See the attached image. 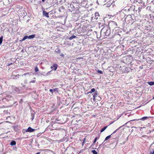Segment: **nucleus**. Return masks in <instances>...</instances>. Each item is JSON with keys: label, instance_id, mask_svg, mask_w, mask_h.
<instances>
[{"label": "nucleus", "instance_id": "obj_1", "mask_svg": "<svg viewBox=\"0 0 154 154\" xmlns=\"http://www.w3.org/2000/svg\"><path fill=\"white\" fill-rule=\"evenodd\" d=\"M125 20L127 23L132 25L136 21V19L134 15L129 14L126 16Z\"/></svg>", "mask_w": 154, "mask_h": 154}, {"label": "nucleus", "instance_id": "obj_2", "mask_svg": "<svg viewBox=\"0 0 154 154\" xmlns=\"http://www.w3.org/2000/svg\"><path fill=\"white\" fill-rule=\"evenodd\" d=\"M110 33V29L106 26L103 27L101 30L100 34L104 36H108Z\"/></svg>", "mask_w": 154, "mask_h": 154}, {"label": "nucleus", "instance_id": "obj_3", "mask_svg": "<svg viewBox=\"0 0 154 154\" xmlns=\"http://www.w3.org/2000/svg\"><path fill=\"white\" fill-rule=\"evenodd\" d=\"M108 25L110 29H111L113 30H116L117 29L119 28V27H117V25L116 23L113 21H109Z\"/></svg>", "mask_w": 154, "mask_h": 154}, {"label": "nucleus", "instance_id": "obj_4", "mask_svg": "<svg viewBox=\"0 0 154 154\" xmlns=\"http://www.w3.org/2000/svg\"><path fill=\"white\" fill-rule=\"evenodd\" d=\"M9 89L11 93H18L20 92V90L17 88L12 86L11 87H9Z\"/></svg>", "mask_w": 154, "mask_h": 154}, {"label": "nucleus", "instance_id": "obj_5", "mask_svg": "<svg viewBox=\"0 0 154 154\" xmlns=\"http://www.w3.org/2000/svg\"><path fill=\"white\" fill-rule=\"evenodd\" d=\"M143 8L141 7H139L138 10L136 11V14L138 15H141L142 14Z\"/></svg>", "mask_w": 154, "mask_h": 154}, {"label": "nucleus", "instance_id": "obj_6", "mask_svg": "<svg viewBox=\"0 0 154 154\" xmlns=\"http://www.w3.org/2000/svg\"><path fill=\"white\" fill-rule=\"evenodd\" d=\"M93 96V100L94 101L96 100V98L98 96V95H99L98 93V91H96L94 94H92Z\"/></svg>", "mask_w": 154, "mask_h": 154}, {"label": "nucleus", "instance_id": "obj_7", "mask_svg": "<svg viewBox=\"0 0 154 154\" xmlns=\"http://www.w3.org/2000/svg\"><path fill=\"white\" fill-rule=\"evenodd\" d=\"M35 129L32 128L30 127H29L28 129L26 130V132H32L35 131Z\"/></svg>", "mask_w": 154, "mask_h": 154}, {"label": "nucleus", "instance_id": "obj_8", "mask_svg": "<svg viewBox=\"0 0 154 154\" xmlns=\"http://www.w3.org/2000/svg\"><path fill=\"white\" fill-rule=\"evenodd\" d=\"M135 9V6L134 5H132L128 9V11H134Z\"/></svg>", "mask_w": 154, "mask_h": 154}, {"label": "nucleus", "instance_id": "obj_9", "mask_svg": "<svg viewBox=\"0 0 154 154\" xmlns=\"http://www.w3.org/2000/svg\"><path fill=\"white\" fill-rule=\"evenodd\" d=\"M43 15L47 17L48 18L49 17L48 13L46 12L45 10L43 11Z\"/></svg>", "mask_w": 154, "mask_h": 154}, {"label": "nucleus", "instance_id": "obj_10", "mask_svg": "<svg viewBox=\"0 0 154 154\" xmlns=\"http://www.w3.org/2000/svg\"><path fill=\"white\" fill-rule=\"evenodd\" d=\"M69 8H71L72 9V11H74L75 10V7L73 5V4L72 3H71L70 4Z\"/></svg>", "mask_w": 154, "mask_h": 154}, {"label": "nucleus", "instance_id": "obj_11", "mask_svg": "<svg viewBox=\"0 0 154 154\" xmlns=\"http://www.w3.org/2000/svg\"><path fill=\"white\" fill-rule=\"evenodd\" d=\"M95 18L96 20L98 19L99 17L100 16L98 12H96L94 14Z\"/></svg>", "mask_w": 154, "mask_h": 154}, {"label": "nucleus", "instance_id": "obj_12", "mask_svg": "<svg viewBox=\"0 0 154 154\" xmlns=\"http://www.w3.org/2000/svg\"><path fill=\"white\" fill-rule=\"evenodd\" d=\"M128 123V122H127V123H126L125 125H123L122 126H121L119 128H117V129H116L115 131L113 132V133L112 134H115V133H116L119 129H120V128H121L122 126H124L126 124H127V123Z\"/></svg>", "mask_w": 154, "mask_h": 154}, {"label": "nucleus", "instance_id": "obj_13", "mask_svg": "<svg viewBox=\"0 0 154 154\" xmlns=\"http://www.w3.org/2000/svg\"><path fill=\"white\" fill-rule=\"evenodd\" d=\"M149 117H146H146H142V118L140 119H136V120H137V121H138V120H146V119H147Z\"/></svg>", "mask_w": 154, "mask_h": 154}, {"label": "nucleus", "instance_id": "obj_14", "mask_svg": "<svg viewBox=\"0 0 154 154\" xmlns=\"http://www.w3.org/2000/svg\"><path fill=\"white\" fill-rule=\"evenodd\" d=\"M57 68V65L56 64H54L53 66H51V68H53V69H54V70H56Z\"/></svg>", "mask_w": 154, "mask_h": 154}, {"label": "nucleus", "instance_id": "obj_15", "mask_svg": "<svg viewBox=\"0 0 154 154\" xmlns=\"http://www.w3.org/2000/svg\"><path fill=\"white\" fill-rule=\"evenodd\" d=\"M95 91H96L95 89L94 88H93L90 91L88 92L87 94H92V93Z\"/></svg>", "mask_w": 154, "mask_h": 154}, {"label": "nucleus", "instance_id": "obj_16", "mask_svg": "<svg viewBox=\"0 0 154 154\" xmlns=\"http://www.w3.org/2000/svg\"><path fill=\"white\" fill-rule=\"evenodd\" d=\"M57 88L54 89H50L49 90V91L51 92L52 94L54 92H55L56 91H57Z\"/></svg>", "mask_w": 154, "mask_h": 154}, {"label": "nucleus", "instance_id": "obj_17", "mask_svg": "<svg viewBox=\"0 0 154 154\" xmlns=\"http://www.w3.org/2000/svg\"><path fill=\"white\" fill-rule=\"evenodd\" d=\"M16 144V142L14 140H12V141L10 143V145L11 146H14Z\"/></svg>", "mask_w": 154, "mask_h": 154}, {"label": "nucleus", "instance_id": "obj_18", "mask_svg": "<svg viewBox=\"0 0 154 154\" xmlns=\"http://www.w3.org/2000/svg\"><path fill=\"white\" fill-rule=\"evenodd\" d=\"M136 3H142L143 2L142 0H135Z\"/></svg>", "mask_w": 154, "mask_h": 154}, {"label": "nucleus", "instance_id": "obj_19", "mask_svg": "<svg viewBox=\"0 0 154 154\" xmlns=\"http://www.w3.org/2000/svg\"><path fill=\"white\" fill-rule=\"evenodd\" d=\"M35 34H33L28 36V39L33 38L35 37Z\"/></svg>", "mask_w": 154, "mask_h": 154}, {"label": "nucleus", "instance_id": "obj_20", "mask_svg": "<svg viewBox=\"0 0 154 154\" xmlns=\"http://www.w3.org/2000/svg\"><path fill=\"white\" fill-rule=\"evenodd\" d=\"M112 135V134H111V135H109V136H107V137H106V138H105V140H104V142L105 141L107 140H108V139H109L110 138H111V135Z\"/></svg>", "mask_w": 154, "mask_h": 154}, {"label": "nucleus", "instance_id": "obj_21", "mask_svg": "<svg viewBox=\"0 0 154 154\" xmlns=\"http://www.w3.org/2000/svg\"><path fill=\"white\" fill-rule=\"evenodd\" d=\"M108 126H105L102 128L100 131V132L101 133L103 132L107 128Z\"/></svg>", "mask_w": 154, "mask_h": 154}, {"label": "nucleus", "instance_id": "obj_22", "mask_svg": "<svg viewBox=\"0 0 154 154\" xmlns=\"http://www.w3.org/2000/svg\"><path fill=\"white\" fill-rule=\"evenodd\" d=\"M76 38V36H75L74 35H72V36H71V37H69V40H71L72 39L74 38Z\"/></svg>", "mask_w": 154, "mask_h": 154}, {"label": "nucleus", "instance_id": "obj_23", "mask_svg": "<svg viewBox=\"0 0 154 154\" xmlns=\"http://www.w3.org/2000/svg\"><path fill=\"white\" fill-rule=\"evenodd\" d=\"M148 83L150 85H154V82H148Z\"/></svg>", "mask_w": 154, "mask_h": 154}, {"label": "nucleus", "instance_id": "obj_24", "mask_svg": "<svg viewBox=\"0 0 154 154\" xmlns=\"http://www.w3.org/2000/svg\"><path fill=\"white\" fill-rule=\"evenodd\" d=\"M13 128H14V130L15 131H17L18 129L17 126H13Z\"/></svg>", "mask_w": 154, "mask_h": 154}, {"label": "nucleus", "instance_id": "obj_25", "mask_svg": "<svg viewBox=\"0 0 154 154\" xmlns=\"http://www.w3.org/2000/svg\"><path fill=\"white\" fill-rule=\"evenodd\" d=\"M27 38H28V36L26 35L22 39V41H24L25 39H26Z\"/></svg>", "mask_w": 154, "mask_h": 154}, {"label": "nucleus", "instance_id": "obj_26", "mask_svg": "<svg viewBox=\"0 0 154 154\" xmlns=\"http://www.w3.org/2000/svg\"><path fill=\"white\" fill-rule=\"evenodd\" d=\"M31 116L32 117V118H31V120L32 121L33 120V119H34V114H33V113H32L31 114Z\"/></svg>", "mask_w": 154, "mask_h": 154}, {"label": "nucleus", "instance_id": "obj_27", "mask_svg": "<svg viewBox=\"0 0 154 154\" xmlns=\"http://www.w3.org/2000/svg\"><path fill=\"white\" fill-rule=\"evenodd\" d=\"M91 152H92V153L94 154H97V152L95 150H92L91 151Z\"/></svg>", "mask_w": 154, "mask_h": 154}, {"label": "nucleus", "instance_id": "obj_28", "mask_svg": "<svg viewBox=\"0 0 154 154\" xmlns=\"http://www.w3.org/2000/svg\"><path fill=\"white\" fill-rule=\"evenodd\" d=\"M3 36H2L0 37V45L2 43L3 40Z\"/></svg>", "mask_w": 154, "mask_h": 154}, {"label": "nucleus", "instance_id": "obj_29", "mask_svg": "<svg viewBox=\"0 0 154 154\" xmlns=\"http://www.w3.org/2000/svg\"><path fill=\"white\" fill-rule=\"evenodd\" d=\"M120 14L122 17L123 16L125 17V15L123 12H121L120 13Z\"/></svg>", "mask_w": 154, "mask_h": 154}, {"label": "nucleus", "instance_id": "obj_30", "mask_svg": "<svg viewBox=\"0 0 154 154\" xmlns=\"http://www.w3.org/2000/svg\"><path fill=\"white\" fill-rule=\"evenodd\" d=\"M29 72H26V73H25L23 74V75H21V76H23L24 75L26 76V75H29Z\"/></svg>", "mask_w": 154, "mask_h": 154}, {"label": "nucleus", "instance_id": "obj_31", "mask_svg": "<svg viewBox=\"0 0 154 154\" xmlns=\"http://www.w3.org/2000/svg\"><path fill=\"white\" fill-rule=\"evenodd\" d=\"M55 52L57 53H60V50L59 49H57L56 51Z\"/></svg>", "mask_w": 154, "mask_h": 154}, {"label": "nucleus", "instance_id": "obj_32", "mask_svg": "<svg viewBox=\"0 0 154 154\" xmlns=\"http://www.w3.org/2000/svg\"><path fill=\"white\" fill-rule=\"evenodd\" d=\"M21 76V75H14V77H13V79H17V78H16V77L17 76Z\"/></svg>", "mask_w": 154, "mask_h": 154}, {"label": "nucleus", "instance_id": "obj_33", "mask_svg": "<svg viewBox=\"0 0 154 154\" xmlns=\"http://www.w3.org/2000/svg\"><path fill=\"white\" fill-rule=\"evenodd\" d=\"M35 72H37L38 71V69L37 67H36L35 69Z\"/></svg>", "mask_w": 154, "mask_h": 154}, {"label": "nucleus", "instance_id": "obj_34", "mask_svg": "<svg viewBox=\"0 0 154 154\" xmlns=\"http://www.w3.org/2000/svg\"><path fill=\"white\" fill-rule=\"evenodd\" d=\"M97 72L99 73H100L101 74H102L103 73V72L102 71L100 70H98L97 71Z\"/></svg>", "mask_w": 154, "mask_h": 154}, {"label": "nucleus", "instance_id": "obj_35", "mask_svg": "<svg viewBox=\"0 0 154 154\" xmlns=\"http://www.w3.org/2000/svg\"><path fill=\"white\" fill-rule=\"evenodd\" d=\"M97 140V137H96L95 138V139L94 140V141L93 142V144H94L95 143V142H96Z\"/></svg>", "mask_w": 154, "mask_h": 154}, {"label": "nucleus", "instance_id": "obj_36", "mask_svg": "<svg viewBox=\"0 0 154 154\" xmlns=\"http://www.w3.org/2000/svg\"><path fill=\"white\" fill-rule=\"evenodd\" d=\"M154 0H147V1L149 3L152 2Z\"/></svg>", "mask_w": 154, "mask_h": 154}, {"label": "nucleus", "instance_id": "obj_37", "mask_svg": "<svg viewBox=\"0 0 154 154\" xmlns=\"http://www.w3.org/2000/svg\"><path fill=\"white\" fill-rule=\"evenodd\" d=\"M35 80H32L29 82V83H35Z\"/></svg>", "mask_w": 154, "mask_h": 154}, {"label": "nucleus", "instance_id": "obj_38", "mask_svg": "<svg viewBox=\"0 0 154 154\" xmlns=\"http://www.w3.org/2000/svg\"><path fill=\"white\" fill-rule=\"evenodd\" d=\"M86 138H85L84 139L83 142L82 143V145H83L84 143H85V140Z\"/></svg>", "mask_w": 154, "mask_h": 154}, {"label": "nucleus", "instance_id": "obj_39", "mask_svg": "<svg viewBox=\"0 0 154 154\" xmlns=\"http://www.w3.org/2000/svg\"><path fill=\"white\" fill-rule=\"evenodd\" d=\"M150 154H154V150L152 152H150Z\"/></svg>", "mask_w": 154, "mask_h": 154}, {"label": "nucleus", "instance_id": "obj_40", "mask_svg": "<svg viewBox=\"0 0 154 154\" xmlns=\"http://www.w3.org/2000/svg\"><path fill=\"white\" fill-rule=\"evenodd\" d=\"M125 143V141H124L122 143H120V144H121V145L124 144Z\"/></svg>", "mask_w": 154, "mask_h": 154}, {"label": "nucleus", "instance_id": "obj_41", "mask_svg": "<svg viewBox=\"0 0 154 154\" xmlns=\"http://www.w3.org/2000/svg\"><path fill=\"white\" fill-rule=\"evenodd\" d=\"M146 8L147 9H148L149 10H150V7L149 6H147Z\"/></svg>", "mask_w": 154, "mask_h": 154}, {"label": "nucleus", "instance_id": "obj_42", "mask_svg": "<svg viewBox=\"0 0 154 154\" xmlns=\"http://www.w3.org/2000/svg\"><path fill=\"white\" fill-rule=\"evenodd\" d=\"M12 63H9V64H8V65H7L8 66H10V65H11V64H12Z\"/></svg>", "mask_w": 154, "mask_h": 154}, {"label": "nucleus", "instance_id": "obj_43", "mask_svg": "<svg viewBox=\"0 0 154 154\" xmlns=\"http://www.w3.org/2000/svg\"><path fill=\"white\" fill-rule=\"evenodd\" d=\"M21 52H22V53H24V50L23 49H22L21 51Z\"/></svg>", "mask_w": 154, "mask_h": 154}, {"label": "nucleus", "instance_id": "obj_44", "mask_svg": "<svg viewBox=\"0 0 154 154\" xmlns=\"http://www.w3.org/2000/svg\"><path fill=\"white\" fill-rule=\"evenodd\" d=\"M101 145H102V144H100L99 145V148H100V147H101Z\"/></svg>", "mask_w": 154, "mask_h": 154}, {"label": "nucleus", "instance_id": "obj_45", "mask_svg": "<svg viewBox=\"0 0 154 154\" xmlns=\"http://www.w3.org/2000/svg\"><path fill=\"white\" fill-rule=\"evenodd\" d=\"M60 56H63L64 55L62 54Z\"/></svg>", "mask_w": 154, "mask_h": 154}, {"label": "nucleus", "instance_id": "obj_46", "mask_svg": "<svg viewBox=\"0 0 154 154\" xmlns=\"http://www.w3.org/2000/svg\"><path fill=\"white\" fill-rule=\"evenodd\" d=\"M135 120H136V119H134V120H131V121H129V122H130V121H135ZM136 121H137V120H136Z\"/></svg>", "mask_w": 154, "mask_h": 154}, {"label": "nucleus", "instance_id": "obj_47", "mask_svg": "<svg viewBox=\"0 0 154 154\" xmlns=\"http://www.w3.org/2000/svg\"><path fill=\"white\" fill-rule=\"evenodd\" d=\"M148 50H149V51L152 50V49L151 48H149L148 49Z\"/></svg>", "mask_w": 154, "mask_h": 154}, {"label": "nucleus", "instance_id": "obj_48", "mask_svg": "<svg viewBox=\"0 0 154 154\" xmlns=\"http://www.w3.org/2000/svg\"><path fill=\"white\" fill-rule=\"evenodd\" d=\"M40 152H38L36 154H40Z\"/></svg>", "mask_w": 154, "mask_h": 154}, {"label": "nucleus", "instance_id": "obj_49", "mask_svg": "<svg viewBox=\"0 0 154 154\" xmlns=\"http://www.w3.org/2000/svg\"><path fill=\"white\" fill-rule=\"evenodd\" d=\"M98 98H99L100 99H101V98H100L99 96H98ZM98 100H99V98H98Z\"/></svg>", "mask_w": 154, "mask_h": 154}, {"label": "nucleus", "instance_id": "obj_50", "mask_svg": "<svg viewBox=\"0 0 154 154\" xmlns=\"http://www.w3.org/2000/svg\"><path fill=\"white\" fill-rule=\"evenodd\" d=\"M45 0H42V2H44L45 1Z\"/></svg>", "mask_w": 154, "mask_h": 154}, {"label": "nucleus", "instance_id": "obj_51", "mask_svg": "<svg viewBox=\"0 0 154 154\" xmlns=\"http://www.w3.org/2000/svg\"><path fill=\"white\" fill-rule=\"evenodd\" d=\"M2 3V4H4V3H3V2H0V3Z\"/></svg>", "mask_w": 154, "mask_h": 154}, {"label": "nucleus", "instance_id": "obj_52", "mask_svg": "<svg viewBox=\"0 0 154 154\" xmlns=\"http://www.w3.org/2000/svg\"><path fill=\"white\" fill-rule=\"evenodd\" d=\"M133 128H137L136 127H133Z\"/></svg>", "mask_w": 154, "mask_h": 154}, {"label": "nucleus", "instance_id": "obj_53", "mask_svg": "<svg viewBox=\"0 0 154 154\" xmlns=\"http://www.w3.org/2000/svg\"><path fill=\"white\" fill-rule=\"evenodd\" d=\"M2 123V122L0 123V125L1 123Z\"/></svg>", "mask_w": 154, "mask_h": 154}, {"label": "nucleus", "instance_id": "obj_54", "mask_svg": "<svg viewBox=\"0 0 154 154\" xmlns=\"http://www.w3.org/2000/svg\"><path fill=\"white\" fill-rule=\"evenodd\" d=\"M153 99H154V97H153Z\"/></svg>", "mask_w": 154, "mask_h": 154}, {"label": "nucleus", "instance_id": "obj_55", "mask_svg": "<svg viewBox=\"0 0 154 154\" xmlns=\"http://www.w3.org/2000/svg\"><path fill=\"white\" fill-rule=\"evenodd\" d=\"M1 108V107H0V108Z\"/></svg>", "mask_w": 154, "mask_h": 154}]
</instances>
